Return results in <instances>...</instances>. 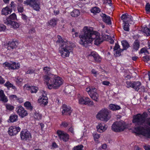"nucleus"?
<instances>
[{"label":"nucleus","instance_id":"obj_1","mask_svg":"<svg viewBox=\"0 0 150 150\" xmlns=\"http://www.w3.org/2000/svg\"><path fill=\"white\" fill-rule=\"evenodd\" d=\"M79 37L80 39V44L86 47L93 40L94 44L96 45L103 42V39L100 37L99 33L87 27L84 28L83 33L80 35Z\"/></svg>","mask_w":150,"mask_h":150},{"label":"nucleus","instance_id":"obj_2","mask_svg":"<svg viewBox=\"0 0 150 150\" xmlns=\"http://www.w3.org/2000/svg\"><path fill=\"white\" fill-rule=\"evenodd\" d=\"M146 122L143 118L141 117V114H138L133 117V122L136 126L134 129L137 132L147 138H149L150 127L145 125Z\"/></svg>","mask_w":150,"mask_h":150},{"label":"nucleus","instance_id":"obj_3","mask_svg":"<svg viewBox=\"0 0 150 150\" xmlns=\"http://www.w3.org/2000/svg\"><path fill=\"white\" fill-rule=\"evenodd\" d=\"M57 43H59V51L62 57L63 58L68 57L70 52H72L73 48L75 47V44L70 42L67 40H63L59 35L57 36Z\"/></svg>","mask_w":150,"mask_h":150},{"label":"nucleus","instance_id":"obj_4","mask_svg":"<svg viewBox=\"0 0 150 150\" xmlns=\"http://www.w3.org/2000/svg\"><path fill=\"white\" fill-rule=\"evenodd\" d=\"M63 83V80L62 78L47 72V88L49 89L58 88Z\"/></svg>","mask_w":150,"mask_h":150},{"label":"nucleus","instance_id":"obj_5","mask_svg":"<svg viewBox=\"0 0 150 150\" xmlns=\"http://www.w3.org/2000/svg\"><path fill=\"white\" fill-rule=\"evenodd\" d=\"M127 128V125L123 121L115 122L112 125V130L116 132H119L124 130Z\"/></svg>","mask_w":150,"mask_h":150},{"label":"nucleus","instance_id":"obj_6","mask_svg":"<svg viewBox=\"0 0 150 150\" xmlns=\"http://www.w3.org/2000/svg\"><path fill=\"white\" fill-rule=\"evenodd\" d=\"M96 117L101 120L106 122L110 118V116L108 110L107 109H104L98 113Z\"/></svg>","mask_w":150,"mask_h":150},{"label":"nucleus","instance_id":"obj_7","mask_svg":"<svg viewBox=\"0 0 150 150\" xmlns=\"http://www.w3.org/2000/svg\"><path fill=\"white\" fill-rule=\"evenodd\" d=\"M86 90L93 100L96 102L98 101L99 95L96 88L94 87H89L87 88Z\"/></svg>","mask_w":150,"mask_h":150},{"label":"nucleus","instance_id":"obj_8","mask_svg":"<svg viewBox=\"0 0 150 150\" xmlns=\"http://www.w3.org/2000/svg\"><path fill=\"white\" fill-rule=\"evenodd\" d=\"M24 4L29 5L36 11L40 10V3L38 0H26L24 1Z\"/></svg>","mask_w":150,"mask_h":150},{"label":"nucleus","instance_id":"obj_9","mask_svg":"<svg viewBox=\"0 0 150 150\" xmlns=\"http://www.w3.org/2000/svg\"><path fill=\"white\" fill-rule=\"evenodd\" d=\"M126 83L127 88H133L135 91H138L139 90L140 87L142 85L141 83L139 81L132 82L130 81H127Z\"/></svg>","mask_w":150,"mask_h":150},{"label":"nucleus","instance_id":"obj_10","mask_svg":"<svg viewBox=\"0 0 150 150\" xmlns=\"http://www.w3.org/2000/svg\"><path fill=\"white\" fill-rule=\"evenodd\" d=\"M79 103L80 104L88 105V106L93 105L94 103L90 99L86 97H81L79 99Z\"/></svg>","mask_w":150,"mask_h":150},{"label":"nucleus","instance_id":"obj_11","mask_svg":"<svg viewBox=\"0 0 150 150\" xmlns=\"http://www.w3.org/2000/svg\"><path fill=\"white\" fill-rule=\"evenodd\" d=\"M20 137L22 140H30L32 138L30 133L27 129L23 130L20 132Z\"/></svg>","mask_w":150,"mask_h":150},{"label":"nucleus","instance_id":"obj_12","mask_svg":"<svg viewBox=\"0 0 150 150\" xmlns=\"http://www.w3.org/2000/svg\"><path fill=\"white\" fill-rule=\"evenodd\" d=\"M4 67L9 69H18L20 67V64L18 63L11 62L10 63L5 62L3 64Z\"/></svg>","mask_w":150,"mask_h":150},{"label":"nucleus","instance_id":"obj_13","mask_svg":"<svg viewBox=\"0 0 150 150\" xmlns=\"http://www.w3.org/2000/svg\"><path fill=\"white\" fill-rule=\"evenodd\" d=\"M42 95L38 99V102L42 106H45L47 103V93L46 91L44 90L41 91Z\"/></svg>","mask_w":150,"mask_h":150},{"label":"nucleus","instance_id":"obj_14","mask_svg":"<svg viewBox=\"0 0 150 150\" xmlns=\"http://www.w3.org/2000/svg\"><path fill=\"white\" fill-rule=\"evenodd\" d=\"M57 134L60 139L65 142L68 141L69 136L68 134L64 132L63 131L58 130Z\"/></svg>","mask_w":150,"mask_h":150},{"label":"nucleus","instance_id":"obj_15","mask_svg":"<svg viewBox=\"0 0 150 150\" xmlns=\"http://www.w3.org/2000/svg\"><path fill=\"white\" fill-rule=\"evenodd\" d=\"M20 130L21 128L19 127L13 126L9 127L8 132L10 135L14 136L16 135Z\"/></svg>","mask_w":150,"mask_h":150},{"label":"nucleus","instance_id":"obj_16","mask_svg":"<svg viewBox=\"0 0 150 150\" xmlns=\"http://www.w3.org/2000/svg\"><path fill=\"white\" fill-rule=\"evenodd\" d=\"M16 110L18 114L22 118L26 116L28 114L27 111L21 106H18Z\"/></svg>","mask_w":150,"mask_h":150},{"label":"nucleus","instance_id":"obj_17","mask_svg":"<svg viewBox=\"0 0 150 150\" xmlns=\"http://www.w3.org/2000/svg\"><path fill=\"white\" fill-rule=\"evenodd\" d=\"M89 58H93L95 61L97 62H100L101 59L98 54L96 52H92L91 54L89 55Z\"/></svg>","mask_w":150,"mask_h":150},{"label":"nucleus","instance_id":"obj_18","mask_svg":"<svg viewBox=\"0 0 150 150\" xmlns=\"http://www.w3.org/2000/svg\"><path fill=\"white\" fill-rule=\"evenodd\" d=\"M63 110L62 111V113L63 115H70L72 111L71 109V108L65 105H63Z\"/></svg>","mask_w":150,"mask_h":150},{"label":"nucleus","instance_id":"obj_19","mask_svg":"<svg viewBox=\"0 0 150 150\" xmlns=\"http://www.w3.org/2000/svg\"><path fill=\"white\" fill-rule=\"evenodd\" d=\"M25 88L30 91L32 93H36L38 90V88L36 86H30L28 84H26L24 86Z\"/></svg>","mask_w":150,"mask_h":150},{"label":"nucleus","instance_id":"obj_20","mask_svg":"<svg viewBox=\"0 0 150 150\" xmlns=\"http://www.w3.org/2000/svg\"><path fill=\"white\" fill-rule=\"evenodd\" d=\"M113 49L117 56H120L121 55V52L124 50L123 49H120L118 44L116 43Z\"/></svg>","mask_w":150,"mask_h":150},{"label":"nucleus","instance_id":"obj_21","mask_svg":"<svg viewBox=\"0 0 150 150\" xmlns=\"http://www.w3.org/2000/svg\"><path fill=\"white\" fill-rule=\"evenodd\" d=\"M17 19V16L16 14L13 13L10 15L8 17L6 18V20H4V23L6 24V23H8L9 21H13V20H15Z\"/></svg>","mask_w":150,"mask_h":150},{"label":"nucleus","instance_id":"obj_22","mask_svg":"<svg viewBox=\"0 0 150 150\" xmlns=\"http://www.w3.org/2000/svg\"><path fill=\"white\" fill-rule=\"evenodd\" d=\"M107 126L101 123H99L98 125L97 126V128L98 132L102 133L106 129Z\"/></svg>","mask_w":150,"mask_h":150},{"label":"nucleus","instance_id":"obj_23","mask_svg":"<svg viewBox=\"0 0 150 150\" xmlns=\"http://www.w3.org/2000/svg\"><path fill=\"white\" fill-rule=\"evenodd\" d=\"M101 16L103 18V21L107 24L110 25L111 24L110 17L109 16L103 13L101 15Z\"/></svg>","mask_w":150,"mask_h":150},{"label":"nucleus","instance_id":"obj_24","mask_svg":"<svg viewBox=\"0 0 150 150\" xmlns=\"http://www.w3.org/2000/svg\"><path fill=\"white\" fill-rule=\"evenodd\" d=\"M121 18L122 20H124V21L127 22V21H129L132 20L133 18L130 15H128L127 13L122 14L121 17Z\"/></svg>","mask_w":150,"mask_h":150},{"label":"nucleus","instance_id":"obj_25","mask_svg":"<svg viewBox=\"0 0 150 150\" xmlns=\"http://www.w3.org/2000/svg\"><path fill=\"white\" fill-rule=\"evenodd\" d=\"M12 11V9L7 6L2 9L1 11V13L2 15H7L11 14Z\"/></svg>","mask_w":150,"mask_h":150},{"label":"nucleus","instance_id":"obj_26","mask_svg":"<svg viewBox=\"0 0 150 150\" xmlns=\"http://www.w3.org/2000/svg\"><path fill=\"white\" fill-rule=\"evenodd\" d=\"M0 100L4 103L7 102L8 101L7 98L2 90H0Z\"/></svg>","mask_w":150,"mask_h":150},{"label":"nucleus","instance_id":"obj_27","mask_svg":"<svg viewBox=\"0 0 150 150\" xmlns=\"http://www.w3.org/2000/svg\"><path fill=\"white\" fill-rule=\"evenodd\" d=\"M17 42H16L14 41H12L9 42L8 44L7 48L8 50L13 49L16 48L17 45Z\"/></svg>","mask_w":150,"mask_h":150},{"label":"nucleus","instance_id":"obj_28","mask_svg":"<svg viewBox=\"0 0 150 150\" xmlns=\"http://www.w3.org/2000/svg\"><path fill=\"white\" fill-rule=\"evenodd\" d=\"M6 23V24L8 25L11 26L14 28H18L19 27L18 23L14 21H9L8 23Z\"/></svg>","mask_w":150,"mask_h":150},{"label":"nucleus","instance_id":"obj_29","mask_svg":"<svg viewBox=\"0 0 150 150\" xmlns=\"http://www.w3.org/2000/svg\"><path fill=\"white\" fill-rule=\"evenodd\" d=\"M109 108L112 110H116L120 109V107L117 105L111 104L109 106Z\"/></svg>","mask_w":150,"mask_h":150},{"label":"nucleus","instance_id":"obj_30","mask_svg":"<svg viewBox=\"0 0 150 150\" xmlns=\"http://www.w3.org/2000/svg\"><path fill=\"white\" fill-rule=\"evenodd\" d=\"M141 31L144 33L146 36H149L150 35V29L147 27L142 28Z\"/></svg>","mask_w":150,"mask_h":150},{"label":"nucleus","instance_id":"obj_31","mask_svg":"<svg viewBox=\"0 0 150 150\" xmlns=\"http://www.w3.org/2000/svg\"><path fill=\"white\" fill-rule=\"evenodd\" d=\"M140 46L139 41L137 40H135L133 44V48L136 51L137 50Z\"/></svg>","mask_w":150,"mask_h":150},{"label":"nucleus","instance_id":"obj_32","mask_svg":"<svg viewBox=\"0 0 150 150\" xmlns=\"http://www.w3.org/2000/svg\"><path fill=\"white\" fill-rule=\"evenodd\" d=\"M24 105L27 109L30 110H32L33 108V107L32 106L31 103L28 101L25 102Z\"/></svg>","mask_w":150,"mask_h":150},{"label":"nucleus","instance_id":"obj_33","mask_svg":"<svg viewBox=\"0 0 150 150\" xmlns=\"http://www.w3.org/2000/svg\"><path fill=\"white\" fill-rule=\"evenodd\" d=\"M18 117L17 115L16 114H12L9 117V120L10 122H13L18 120Z\"/></svg>","mask_w":150,"mask_h":150},{"label":"nucleus","instance_id":"obj_34","mask_svg":"<svg viewBox=\"0 0 150 150\" xmlns=\"http://www.w3.org/2000/svg\"><path fill=\"white\" fill-rule=\"evenodd\" d=\"M4 85L5 87H6L8 89H9L10 88H12V89L14 90H16V87L8 81L6 82L4 84Z\"/></svg>","mask_w":150,"mask_h":150},{"label":"nucleus","instance_id":"obj_35","mask_svg":"<svg viewBox=\"0 0 150 150\" xmlns=\"http://www.w3.org/2000/svg\"><path fill=\"white\" fill-rule=\"evenodd\" d=\"M80 12L78 9L74 10L71 13V15L73 17H78L80 15Z\"/></svg>","mask_w":150,"mask_h":150},{"label":"nucleus","instance_id":"obj_36","mask_svg":"<svg viewBox=\"0 0 150 150\" xmlns=\"http://www.w3.org/2000/svg\"><path fill=\"white\" fill-rule=\"evenodd\" d=\"M121 43L123 48V49L124 50H127L130 46L129 44L126 40L122 41Z\"/></svg>","mask_w":150,"mask_h":150},{"label":"nucleus","instance_id":"obj_37","mask_svg":"<svg viewBox=\"0 0 150 150\" xmlns=\"http://www.w3.org/2000/svg\"><path fill=\"white\" fill-rule=\"evenodd\" d=\"M5 107L7 110L8 111H11L14 110V106L9 103H7L5 105Z\"/></svg>","mask_w":150,"mask_h":150},{"label":"nucleus","instance_id":"obj_38","mask_svg":"<svg viewBox=\"0 0 150 150\" xmlns=\"http://www.w3.org/2000/svg\"><path fill=\"white\" fill-rule=\"evenodd\" d=\"M57 23V21L55 19H52L50 20L49 22V26L50 25L52 26H54Z\"/></svg>","mask_w":150,"mask_h":150},{"label":"nucleus","instance_id":"obj_39","mask_svg":"<svg viewBox=\"0 0 150 150\" xmlns=\"http://www.w3.org/2000/svg\"><path fill=\"white\" fill-rule=\"evenodd\" d=\"M91 12L94 13H98L100 11V10L98 7H93L91 10Z\"/></svg>","mask_w":150,"mask_h":150},{"label":"nucleus","instance_id":"obj_40","mask_svg":"<svg viewBox=\"0 0 150 150\" xmlns=\"http://www.w3.org/2000/svg\"><path fill=\"white\" fill-rule=\"evenodd\" d=\"M21 18L26 23H29L30 19L25 15L23 14H22Z\"/></svg>","mask_w":150,"mask_h":150},{"label":"nucleus","instance_id":"obj_41","mask_svg":"<svg viewBox=\"0 0 150 150\" xmlns=\"http://www.w3.org/2000/svg\"><path fill=\"white\" fill-rule=\"evenodd\" d=\"M34 118L37 120H39L41 119L42 116L39 113L35 112L34 115Z\"/></svg>","mask_w":150,"mask_h":150},{"label":"nucleus","instance_id":"obj_42","mask_svg":"<svg viewBox=\"0 0 150 150\" xmlns=\"http://www.w3.org/2000/svg\"><path fill=\"white\" fill-rule=\"evenodd\" d=\"M18 10L19 12L22 13L24 11L23 6L22 5H19L17 7Z\"/></svg>","mask_w":150,"mask_h":150},{"label":"nucleus","instance_id":"obj_43","mask_svg":"<svg viewBox=\"0 0 150 150\" xmlns=\"http://www.w3.org/2000/svg\"><path fill=\"white\" fill-rule=\"evenodd\" d=\"M129 24L127 22H125L124 25L123 29L124 30L128 31L129 30Z\"/></svg>","mask_w":150,"mask_h":150},{"label":"nucleus","instance_id":"obj_44","mask_svg":"<svg viewBox=\"0 0 150 150\" xmlns=\"http://www.w3.org/2000/svg\"><path fill=\"white\" fill-rule=\"evenodd\" d=\"M83 147V146L81 145H79L74 148V150H83L82 148Z\"/></svg>","mask_w":150,"mask_h":150},{"label":"nucleus","instance_id":"obj_45","mask_svg":"<svg viewBox=\"0 0 150 150\" xmlns=\"http://www.w3.org/2000/svg\"><path fill=\"white\" fill-rule=\"evenodd\" d=\"M22 81V78L19 77H18L16 80V83L18 84H20Z\"/></svg>","mask_w":150,"mask_h":150},{"label":"nucleus","instance_id":"obj_46","mask_svg":"<svg viewBox=\"0 0 150 150\" xmlns=\"http://www.w3.org/2000/svg\"><path fill=\"white\" fill-rule=\"evenodd\" d=\"M93 137L94 139V140L97 142H98V139L100 137V135L99 134H95L93 135Z\"/></svg>","mask_w":150,"mask_h":150},{"label":"nucleus","instance_id":"obj_47","mask_svg":"<svg viewBox=\"0 0 150 150\" xmlns=\"http://www.w3.org/2000/svg\"><path fill=\"white\" fill-rule=\"evenodd\" d=\"M6 29V27L5 25L3 24L0 25V31H4Z\"/></svg>","mask_w":150,"mask_h":150},{"label":"nucleus","instance_id":"obj_48","mask_svg":"<svg viewBox=\"0 0 150 150\" xmlns=\"http://www.w3.org/2000/svg\"><path fill=\"white\" fill-rule=\"evenodd\" d=\"M145 9L146 12H150V4L149 3H147L145 6Z\"/></svg>","mask_w":150,"mask_h":150},{"label":"nucleus","instance_id":"obj_49","mask_svg":"<svg viewBox=\"0 0 150 150\" xmlns=\"http://www.w3.org/2000/svg\"><path fill=\"white\" fill-rule=\"evenodd\" d=\"M143 60L144 62H147L150 60V57L149 56H145L143 57Z\"/></svg>","mask_w":150,"mask_h":150},{"label":"nucleus","instance_id":"obj_50","mask_svg":"<svg viewBox=\"0 0 150 150\" xmlns=\"http://www.w3.org/2000/svg\"><path fill=\"white\" fill-rule=\"evenodd\" d=\"M35 70L32 69H29L27 72H26V74H32L34 73Z\"/></svg>","mask_w":150,"mask_h":150},{"label":"nucleus","instance_id":"obj_51","mask_svg":"<svg viewBox=\"0 0 150 150\" xmlns=\"http://www.w3.org/2000/svg\"><path fill=\"white\" fill-rule=\"evenodd\" d=\"M102 37L103 40H108L110 38V36L107 35H104Z\"/></svg>","mask_w":150,"mask_h":150},{"label":"nucleus","instance_id":"obj_52","mask_svg":"<svg viewBox=\"0 0 150 150\" xmlns=\"http://www.w3.org/2000/svg\"><path fill=\"white\" fill-rule=\"evenodd\" d=\"M141 117H143L144 119V120L146 121L145 118L147 116V113L146 112H144L142 114H141Z\"/></svg>","mask_w":150,"mask_h":150},{"label":"nucleus","instance_id":"obj_53","mask_svg":"<svg viewBox=\"0 0 150 150\" xmlns=\"http://www.w3.org/2000/svg\"><path fill=\"white\" fill-rule=\"evenodd\" d=\"M17 97L16 95H11L10 96V98L11 99H13V100H17Z\"/></svg>","mask_w":150,"mask_h":150},{"label":"nucleus","instance_id":"obj_54","mask_svg":"<svg viewBox=\"0 0 150 150\" xmlns=\"http://www.w3.org/2000/svg\"><path fill=\"white\" fill-rule=\"evenodd\" d=\"M147 52V50L145 48H142L140 51V53H145Z\"/></svg>","mask_w":150,"mask_h":150},{"label":"nucleus","instance_id":"obj_55","mask_svg":"<svg viewBox=\"0 0 150 150\" xmlns=\"http://www.w3.org/2000/svg\"><path fill=\"white\" fill-rule=\"evenodd\" d=\"M61 125L62 126L64 127H66L68 126V124L67 122H64L62 123Z\"/></svg>","mask_w":150,"mask_h":150},{"label":"nucleus","instance_id":"obj_56","mask_svg":"<svg viewBox=\"0 0 150 150\" xmlns=\"http://www.w3.org/2000/svg\"><path fill=\"white\" fill-rule=\"evenodd\" d=\"M91 72L95 76H96L98 74L97 72L94 69H92V70Z\"/></svg>","mask_w":150,"mask_h":150},{"label":"nucleus","instance_id":"obj_57","mask_svg":"<svg viewBox=\"0 0 150 150\" xmlns=\"http://www.w3.org/2000/svg\"><path fill=\"white\" fill-rule=\"evenodd\" d=\"M107 148V145L106 144H103L101 146L100 149H105Z\"/></svg>","mask_w":150,"mask_h":150},{"label":"nucleus","instance_id":"obj_58","mask_svg":"<svg viewBox=\"0 0 150 150\" xmlns=\"http://www.w3.org/2000/svg\"><path fill=\"white\" fill-rule=\"evenodd\" d=\"M5 82L4 79L1 76H0V84H3Z\"/></svg>","mask_w":150,"mask_h":150},{"label":"nucleus","instance_id":"obj_59","mask_svg":"<svg viewBox=\"0 0 150 150\" xmlns=\"http://www.w3.org/2000/svg\"><path fill=\"white\" fill-rule=\"evenodd\" d=\"M146 123L150 126V118H148L146 120Z\"/></svg>","mask_w":150,"mask_h":150},{"label":"nucleus","instance_id":"obj_60","mask_svg":"<svg viewBox=\"0 0 150 150\" xmlns=\"http://www.w3.org/2000/svg\"><path fill=\"white\" fill-rule=\"evenodd\" d=\"M102 83L103 84L106 86H108L110 83V82L108 81H103Z\"/></svg>","mask_w":150,"mask_h":150},{"label":"nucleus","instance_id":"obj_61","mask_svg":"<svg viewBox=\"0 0 150 150\" xmlns=\"http://www.w3.org/2000/svg\"><path fill=\"white\" fill-rule=\"evenodd\" d=\"M17 100H18V101L20 103H22L23 102V99L22 98H17Z\"/></svg>","mask_w":150,"mask_h":150},{"label":"nucleus","instance_id":"obj_62","mask_svg":"<svg viewBox=\"0 0 150 150\" xmlns=\"http://www.w3.org/2000/svg\"><path fill=\"white\" fill-rule=\"evenodd\" d=\"M144 147L145 150H150V146L149 145H145Z\"/></svg>","mask_w":150,"mask_h":150},{"label":"nucleus","instance_id":"obj_63","mask_svg":"<svg viewBox=\"0 0 150 150\" xmlns=\"http://www.w3.org/2000/svg\"><path fill=\"white\" fill-rule=\"evenodd\" d=\"M73 126H71V127L69 128V130L70 132L74 134V128L73 127Z\"/></svg>","mask_w":150,"mask_h":150},{"label":"nucleus","instance_id":"obj_64","mask_svg":"<svg viewBox=\"0 0 150 150\" xmlns=\"http://www.w3.org/2000/svg\"><path fill=\"white\" fill-rule=\"evenodd\" d=\"M79 36V33L78 32H76L73 34V37L74 38L77 37Z\"/></svg>","mask_w":150,"mask_h":150}]
</instances>
